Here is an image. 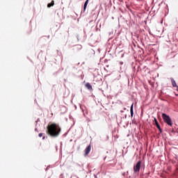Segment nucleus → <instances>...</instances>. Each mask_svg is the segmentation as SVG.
I'll use <instances>...</instances> for the list:
<instances>
[{
    "instance_id": "nucleus-8",
    "label": "nucleus",
    "mask_w": 178,
    "mask_h": 178,
    "mask_svg": "<svg viewBox=\"0 0 178 178\" xmlns=\"http://www.w3.org/2000/svg\"><path fill=\"white\" fill-rule=\"evenodd\" d=\"M54 5H55V1H54V0H52L51 3L47 4V8H51V7L54 6Z\"/></svg>"
},
{
    "instance_id": "nucleus-4",
    "label": "nucleus",
    "mask_w": 178,
    "mask_h": 178,
    "mask_svg": "<svg viewBox=\"0 0 178 178\" xmlns=\"http://www.w3.org/2000/svg\"><path fill=\"white\" fill-rule=\"evenodd\" d=\"M90 152H91V145H89L85 149V156H87Z\"/></svg>"
},
{
    "instance_id": "nucleus-11",
    "label": "nucleus",
    "mask_w": 178,
    "mask_h": 178,
    "mask_svg": "<svg viewBox=\"0 0 178 178\" xmlns=\"http://www.w3.org/2000/svg\"><path fill=\"white\" fill-rule=\"evenodd\" d=\"M42 136H44V134L42 133L39 134V137H42Z\"/></svg>"
},
{
    "instance_id": "nucleus-13",
    "label": "nucleus",
    "mask_w": 178,
    "mask_h": 178,
    "mask_svg": "<svg viewBox=\"0 0 178 178\" xmlns=\"http://www.w3.org/2000/svg\"><path fill=\"white\" fill-rule=\"evenodd\" d=\"M177 87V91H178V86H176Z\"/></svg>"
},
{
    "instance_id": "nucleus-5",
    "label": "nucleus",
    "mask_w": 178,
    "mask_h": 178,
    "mask_svg": "<svg viewBox=\"0 0 178 178\" xmlns=\"http://www.w3.org/2000/svg\"><path fill=\"white\" fill-rule=\"evenodd\" d=\"M155 124L157 127V129L159 130L160 133H162V129L161 128V125H159V123H158V120H156V118H154Z\"/></svg>"
},
{
    "instance_id": "nucleus-9",
    "label": "nucleus",
    "mask_w": 178,
    "mask_h": 178,
    "mask_svg": "<svg viewBox=\"0 0 178 178\" xmlns=\"http://www.w3.org/2000/svg\"><path fill=\"white\" fill-rule=\"evenodd\" d=\"M88 1L89 0H86L85 3H84V6H83V12H86V9H87V5H88Z\"/></svg>"
},
{
    "instance_id": "nucleus-7",
    "label": "nucleus",
    "mask_w": 178,
    "mask_h": 178,
    "mask_svg": "<svg viewBox=\"0 0 178 178\" xmlns=\"http://www.w3.org/2000/svg\"><path fill=\"white\" fill-rule=\"evenodd\" d=\"M86 88H88V90H92V86H91V84L90 83H87L86 84Z\"/></svg>"
},
{
    "instance_id": "nucleus-1",
    "label": "nucleus",
    "mask_w": 178,
    "mask_h": 178,
    "mask_svg": "<svg viewBox=\"0 0 178 178\" xmlns=\"http://www.w3.org/2000/svg\"><path fill=\"white\" fill-rule=\"evenodd\" d=\"M60 127L57 124L53 123L47 127V134L51 137H58L60 134Z\"/></svg>"
},
{
    "instance_id": "nucleus-10",
    "label": "nucleus",
    "mask_w": 178,
    "mask_h": 178,
    "mask_svg": "<svg viewBox=\"0 0 178 178\" xmlns=\"http://www.w3.org/2000/svg\"><path fill=\"white\" fill-rule=\"evenodd\" d=\"M171 83L172 84V87H177V84L176 83V81H175V79H171Z\"/></svg>"
},
{
    "instance_id": "nucleus-12",
    "label": "nucleus",
    "mask_w": 178,
    "mask_h": 178,
    "mask_svg": "<svg viewBox=\"0 0 178 178\" xmlns=\"http://www.w3.org/2000/svg\"><path fill=\"white\" fill-rule=\"evenodd\" d=\"M42 140H45V136H43V137H42Z\"/></svg>"
},
{
    "instance_id": "nucleus-3",
    "label": "nucleus",
    "mask_w": 178,
    "mask_h": 178,
    "mask_svg": "<svg viewBox=\"0 0 178 178\" xmlns=\"http://www.w3.org/2000/svg\"><path fill=\"white\" fill-rule=\"evenodd\" d=\"M141 169V161H138V163L134 166V173H138Z\"/></svg>"
},
{
    "instance_id": "nucleus-2",
    "label": "nucleus",
    "mask_w": 178,
    "mask_h": 178,
    "mask_svg": "<svg viewBox=\"0 0 178 178\" xmlns=\"http://www.w3.org/2000/svg\"><path fill=\"white\" fill-rule=\"evenodd\" d=\"M162 118H163V120L165 122V123L168 124V126L173 125V122H172V119L170 118V117L169 115H166L165 113H163Z\"/></svg>"
},
{
    "instance_id": "nucleus-6",
    "label": "nucleus",
    "mask_w": 178,
    "mask_h": 178,
    "mask_svg": "<svg viewBox=\"0 0 178 178\" xmlns=\"http://www.w3.org/2000/svg\"><path fill=\"white\" fill-rule=\"evenodd\" d=\"M134 106V104H132L131 106V108H130V112H131V118H133V116L134 115V111H133Z\"/></svg>"
}]
</instances>
